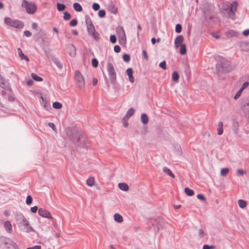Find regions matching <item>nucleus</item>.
Listing matches in <instances>:
<instances>
[{
	"label": "nucleus",
	"instance_id": "obj_43",
	"mask_svg": "<svg viewBox=\"0 0 249 249\" xmlns=\"http://www.w3.org/2000/svg\"><path fill=\"white\" fill-rule=\"evenodd\" d=\"M71 18V16L70 14H69L68 12H65L64 13L63 18H64V20H69Z\"/></svg>",
	"mask_w": 249,
	"mask_h": 249
},
{
	"label": "nucleus",
	"instance_id": "obj_37",
	"mask_svg": "<svg viewBox=\"0 0 249 249\" xmlns=\"http://www.w3.org/2000/svg\"><path fill=\"white\" fill-rule=\"evenodd\" d=\"M54 63L57 66V67L61 69L63 67L62 64L59 62V61L57 58H54L53 59Z\"/></svg>",
	"mask_w": 249,
	"mask_h": 249
},
{
	"label": "nucleus",
	"instance_id": "obj_29",
	"mask_svg": "<svg viewBox=\"0 0 249 249\" xmlns=\"http://www.w3.org/2000/svg\"><path fill=\"white\" fill-rule=\"evenodd\" d=\"M74 9L77 12H81L82 11L81 5L77 2H75L73 5Z\"/></svg>",
	"mask_w": 249,
	"mask_h": 249
},
{
	"label": "nucleus",
	"instance_id": "obj_11",
	"mask_svg": "<svg viewBox=\"0 0 249 249\" xmlns=\"http://www.w3.org/2000/svg\"><path fill=\"white\" fill-rule=\"evenodd\" d=\"M88 34L91 36L95 40L97 41L99 39V35L95 31V27L93 25L87 27Z\"/></svg>",
	"mask_w": 249,
	"mask_h": 249
},
{
	"label": "nucleus",
	"instance_id": "obj_1",
	"mask_svg": "<svg viewBox=\"0 0 249 249\" xmlns=\"http://www.w3.org/2000/svg\"><path fill=\"white\" fill-rule=\"evenodd\" d=\"M15 219L17 225L19 228L29 232L34 231L33 228L31 226L29 222L26 219L23 214L20 213H17L15 215Z\"/></svg>",
	"mask_w": 249,
	"mask_h": 249
},
{
	"label": "nucleus",
	"instance_id": "obj_18",
	"mask_svg": "<svg viewBox=\"0 0 249 249\" xmlns=\"http://www.w3.org/2000/svg\"><path fill=\"white\" fill-rule=\"evenodd\" d=\"M18 53L19 57L22 60H25L27 61H29V58L23 53L22 50L20 48L18 49Z\"/></svg>",
	"mask_w": 249,
	"mask_h": 249
},
{
	"label": "nucleus",
	"instance_id": "obj_48",
	"mask_svg": "<svg viewBox=\"0 0 249 249\" xmlns=\"http://www.w3.org/2000/svg\"><path fill=\"white\" fill-rule=\"evenodd\" d=\"M119 43L122 45H124L126 42V38H121L119 39Z\"/></svg>",
	"mask_w": 249,
	"mask_h": 249
},
{
	"label": "nucleus",
	"instance_id": "obj_51",
	"mask_svg": "<svg viewBox=\"0 0 249 249\" xmlns=\"http://www.w3.org/2000/svg\"><path fill=\"white\" fill-rule=\"evenodd\" d=\"M77 23V20L76 19H73L70 22V25L72 27L75 26Z\"/></svg>",
	"mask_w": 249,
	"mask_h": 249
},
{
	"label": "nucleus",
	"instance_id": "obj_26",
	"mask_svg": "<svg viewBox=\"0 0 249 249\" xmlns=\"http://www.w3.org/2000/svg\"><path fill=\"white\" fill-rule=\"evenodd\" d=\"M116 32L117 36L123 35L125 33V31L122 26H118L116 28Z\"/></svg>",
	"mask_w": 249,
	"mask_h": 249
},
{
	"label": "nucleus",
	"instance_id": "obj_45",
	"mask_svg": "<svg viewBox=\"0 0 249 249\" xmlns=\"http://www.w3.org/2000/svg\"><path fill=\"white\" fill-rule=\"evenodd\" d=\"M98 16L100 18H104L106 16V11L105 10L102 9L99 10L98 12Z\"/></svg>",
	"mask_w": 249,
	"mask_h": 249
},
{
	"label": "nucleus",
	"instance_id": "obj_39",
	"mask_svg": "<svg viewBox=\"0 0 249 249\" xmlns=\"http://www.w3.org/2000/svg\"><path fill=\"white\" fill-rule=\"evenodd\" d=\"M229 171V169L228 168H222L221 170L220 174L222 176H225L227 175Z\"/></svg>",
	"mask_w": 249,
	"mask_h": 249
},
{
	"label": "nucleus",
	"instance_id": "obj_56",
	"mask_svg": "<svg viewBox=\"0 0 249 249\" xmlns=\"http://www.w3.org/2000/svg\"><path fill=\"white\" fill-rule=\"evenodd\" d=\"M197 198L203 201L206 200L205 197L202 194H198L197 196Z\"/></svg>",
	"mask_w": 249,
	"mask_h": 249
},
{
	"label": "nucleus",
	"instance_id": "obj_27",
	"mask_svg": "<svg viewBox=\"0 0 249 249\" xmlns=\"http://www.w3.org/2000/svg\"><path fill=\"white\" fill-rule=\"evenodd\" d=\"M95 183L94 178L93 177H89L87 180V184L90 187H92L94 185Z\"/></svg>",
	"mask_w": 249,
	"mask_h": 249
},
{
	"label": "nucleus",
	"instance_id": "obj_10",
	"mask_svg": "<svg viewBox=\"0 0 249 249\" xmlns=\"http://www.w3.org/2000/svg\"><path fill=\"white\" fill-rule=\"evenodd\" d=\"M74 80L80 89H82L85 87L84 77L79 71H76L75 72Z\"/></svg>",
	"mask_w": 249,
	"mask_h": 249
},
{
	"label": "nucleus",
	"instance_id": "obj_36",
	"mask_svg": "<svg viewBox=\"0 0 249 249\" xmlns=\"http://www.w3.org/2000/svg\"><path fill=\"white\" fill-rule=\"evenodd\" d=\"M57 9L59 11H63L66 8V6L64 4L57 3L56 4Z\"/></svg>",
	"mask_w": 249,
	"mask_h": 249
},
{
	"label": "nucleus",
	"instance_id": "obj_25",
	"mask_svg": "<svg viewBox=\"0 0 249 249\" xmlns=\"http://www.w3.org/2000/svg\"><path fill=\"white\" fill-rule=\"evenodd\" d=\"M114 218L115 221L119 223H121L123 221V216L119 213H115L114 215Z\"/></svg>",
	"mask_w": 249,
	"mask_h": 249
},
{
	"label": "nucleus",
	"instance_id": "obj_31",
	"mask_svg": "<svg viewBox=\"0 0 249 249\" xmlns=\"http://www.w3.org/2000/svg\"><path fill=\"white\" fill-rule=\"evenodd\" d=\"M180 48L179 50V53L181 55H184L186 53V47L185 44H181L180 45Z\"/></svg>",
	"mask_w": 249,
	"mask_h": 249
},
{
	"label": "nucleus",
	"instance_id": "obj_20",
	"mask_svg": "<svg viewBox=\"0 0 249 249\" xmlns=\"http://www.w3.org/2000/svg\"><path fill=\"white\" fill-rule=\"evenodd\" d=\"M69 49L71 50L69 52L70 55L74 56L76 54V49L75 46L73 44H70Z\"/></svg>",
	"mask_w": 249,
	"mask_h": 249
},
{
	"label": "nucleus",
	"instance_id": "obj_49",
	"mask_svg": "<svg viewBox=\"0 0 249 249\" xmlns=\"http://www.w3.org/2000/svg\"><path fill=\"white\" fill-rule=\"evenodd\" d=\"M92 8L94 11H97L100 9V5L97 3H94L92 5Z\"/></svg>",
	"mask_w": 249,
	"mask_h": 249
},
{
	"label": "nucleus",
	"instance_id": "obj_50",
	"mask_svg": "<svg viewBox=\"0 0 249 249\" xmlns=\"http://www.w3.org/2000/svg\"><path fill=\"white\" fill-rule=\"evenodd\" d=\"M159 66L163 70H165L166 69V62L165 61H162L160 63Z\"/></svg>",
	"mask_w": 249,
	"mask_h": 249
},
{
	"label": "nucleus",
	"instance_id": "obj_14",
	"mask_svg": "<svg viewBox=\"0 0 249 249\" xmlns=\"http://www.w3.org/2000/svg\"><path fill=\"white\" fill-rule=\"evenodd\" d=\"M184 40V37L182 35L178 36L175 40V46L176 48H178L182 44Z\"/></svg>",
	"mask_w": 249,
	"mask_h": 249
},
{
	"label": "nucleus",
	"instance_id": "obj_2",
	"mask_svg": "<svg viewBox=\"0 0 249 249\" xmlns=\"http://www.w3.org/2000/svg\"><path fill=\"white\" fill-rule=\"evenodd\" d=\"M216 68L218 72L221 73H227L231 71L233 67L231 62L222 58L220 62L216 65Z\"/></svg>",
	"mask_w": 249,
	"mask_h": 249
},
{
	"label": "nucleus",
	"instance_id": "obj_4",
	"mask_svg": "<svg viewBox=\"0 0 249 249\" xmlns=\"http://www.w3.org/2000/svg\"><path fill=\"white\" fill-rule=\"evenodd\" d=\"M238 3L236 1H233L230 5L229 9H225L224 10V15L228 18L232 20L235 19V12L237 10Z\"/></svg>",
	"mask_w": 249,
	"mask_h": 249
},
{
	"label": "nucleus",
	"instance_id": "obj_34",
	"mask_svg": "<svg viewBox=\"0 0 249 249\" xmlns=\"http://www.w3.org/2000/svg\"><path fill=\"white\" fill-rule=\"evenodd\" d=\"M172 78L174 81L177 82L179 79V74L177 71H174L172 74Z\"/></svg>",
	"mask_w": 249,
	"mask_h": 249
},
{
	"label": "nucleus",
	"instance_id": "obj_6",
	"mask_svg": "<svg viewBox=\"0 0 249 249\" xmlns=\"http://www.w3.org/2000/svg\"><path fill=\"white\" fill-rule=\"evenodd\" d=\"M21 6L26 9V12L29 14H34L37 9L36 5L33 2H29L26 0H23Z\"/></svg>",
	"mask_w": 249,
	"mask_h": 249
},
{
	"label": "nucleus",
	"instance_id": "obj_15",
	"mask_svg": "<svg viewBox=\"0 0 249 249\" xmlns=\"http://www.w3.org/2000/svg\"><path fill=\"white\" fill-rule=\"evenodd\" d=\"M126 73L128 76L129 81L131 83H133L134 82V78L133 76V71L132 68H129L127 69L126 71Z\"/></svg>",
	"mask_w": 249,
	"mask_h": 249
},
{
	"label": "nucleus",
	"instance_id": "obj_63",
	"mask_svg": "<svg viewBox=\"0 0 249 249\" xmlns=\"http://www.w3.org/2000/svg\"><path fill=\"white\" fill-rule=\"evenodd\" d=\"M33 83H34V81L32 79H29V80H27V81L26 82V84L28 86H32L33 84Z\"/></svg>",
	"mask_w": 249,
	"mask_h": 249
},
{
	"label": "nucleus",
	"instance_id": "obj_33",
	"mask_svg": "<svg viewBox=\"0 0 249 249\" xmlns=\"http://www.w3.org/2000/svg\"><path fill=\"white\" fill-rule=\"evenodd\" d=\"M85 22H86L87 27L92 26V25H93L90 18L89 16H86Z\"/></svg>",
	"mask_w": 249,
	"mask_h": 249
},
{
	"label": "nucleus",
	"instance_id": "obj_53",
	"mask_svg": "<svg viewBox=\"0 0 249 249\" xmlns=\"http://www.w3.org/2000/svg\"><path fill=\"white\" fill-rule=\"evenodd\" d=\"M48 126L52 128L53 130L54 131H56V128L54 125V124L53 123H49Z\"/></svg>",
	"mask_w": 249,
	"mask_h": 249
},
{
	"label": "nucleus",
	"instance_id": "obj_17",
	"mask_svg": "<svg viewBox=\"0 0 249 249\" xmlns=\"http://www.w3.org/2000/svg\"><path fill=\"white\" fill-rule=\"evenodd\" d=\"M108 10L113 14H116L118 13V8L114 4H110L108 6Z\"/></svg>",
	"mask_w": 249,
	"mask_h": 249
},
{
	"label": "nucleus",
	"instance_id": "obj_55",
	"mask_svg": "<svg viewBox=\"0 0 249 249\" xmlns=\"http://www.w3.org/2000/svg\"><path fill=\"white\" fill-rule=\"evenodd\" d=\"M242 91V89H240L238 91H237V92L236 93V94L234 96V99H238L240 97Z\"/></svg>",
	"mask_w": 249,
	"mask_h": 249
},
{
	"label": "nucleus",
	"instance_id": "obj_44",
	"mask_svg": "<svg viewBox=\"0 0 249 249\" xmlns=\"http://www.w3.org/2000/svg\"><path fill=\"white\" fill-rule=\"evenodd\" d=\"M33 201L32 197L31 196L28 195L27 196L26 200V203L27 205H30Z\"/></svg>",
	"mask_w": 249,
	"mask_h": 249
},
{
	"label": "nucleus",
	"instance_id": "obj_21",
	"mask_svg": "<svg viewBox=\"0 0 249 249\" xmlns=\"http://www.w3.org/2000/svg\"><path fill=\"white\" fill-rule=\"evenodd\" d=\"M118 186L120 189L123 191H127L129 190L128 185L125 183H120L118 184Z\"/></svg>",
	"mask_w": 249,
	"mask_h": 249
},
{
	"label": "nucleus",
	"instance_id": "obj_5",
	"mask_svg": "<svg viewBox=\"0 0 249 249\" xmlns=\"http://www.w3.org/2000/svg\"><path fill=\"white\" fill-rule=\"evenodd\" d=\"M0 245L3 246L4 249H19L10 238L4 236H0Z\"/></svg>",
	"mask_w": 249,
	"mask_h": 249
},
{
	"label": "nucleus",
	"instance_id": "obj_57",
	"mask_svg": "<svg viewBox=\"0 0 249 249\" xmlns=\"http://www.w3.org/2000/svg\"><path fill=\"white\" fill-rule=\"evenodd\" d=\"M249 82H244L243 85H242L241 88L240 89H242L243 90L244 89H245L246 87H247L249 86Z\"/></svg>",
	"mask_w": 249,
	"mask_h": 249
},
{
	"label": "nucleus",
	"instance_id": "obj_24",
	"mask_svg": "<svg viewBox=\"0 0 249 249\" xmlns=\"http://www.w3.org/2000/svg\"><path fill=\"white\" fill-rule=\"evenodd\" d=\"M141 121L143 124H146L148 122V117L145 113H142L141 115Z\"/></svg>",
	"mask_w": 249,
	"mask_h": 249
},
{
	"label": "nucleus",
	"instance_id": "obj_64",
	"mask_svg": "<svg viewBox=\"0 0 249 249\" xmlns=\"http://www.w3.org/2000/svg\"><path fill=\"white\" fill-rule=\"evenodd\" d=\"M243 35L245 36H248L249 35V29L244 30L243 33Z\"/></svg>",
	"mask_w": 249,
	"mask_h": 249
},
{
	"label": "nucleus",
	"instance_id": "obj_40",
	"mask_svg": "<svg viewBox=\"0 0 249 249\" xmlns=\"http://www.w3.org/2000/svg\"><path fill=\"white\" fill-rule=\"evenodd\" d=\"M123 60L125 62H128L130 60V56L129 54H124L123 56Z\"/></svg>",
	"mask_w": 249,
	"mask_h": 249
},
{
	"label": "nucleus",
	"instance_id": "obj_22",
	"mask_svg": "<svg viewBox=\"0 0 249 249\" xmlns=\"http://www.w3.org/2000/svg\"><path fill=\"white\" fill-rule=\"evenodd\" d=\"M227 36L228 37H231L233 36H238V33L233 30H231L226 33Z\"/></svg>",
	"mask_w": 249,
	"mask_h": 249
},
{
	"label": "nucleus",
	"instance_id": "obj_52",
	"mask_svg": "<svg viewBox=\"0 0 249 249\" xmlns=\"http://www.w3.org/2000/svg\"><path fill=\"white\" fill-rule=\"evenodd\" d=\"M142 55H143V58L146 60H148V59H149V57H148V55L147 53V52L145 50H143L142 51Z\"/></svg>",
	"mask_w": 249,
	"mask_h": 249
},
{
	"label": "nucleus",
	"instance_id": "obj_42",
	"mask_svg": "<svg viewBox=\"0 0 249 249\" xmlns=\"http://www.w3.org/2000/svg\"><path fill=\"white\" fill-rule=\"evenodd\" d=\"M181 30H182L181 25L179 24V23L177 24L176 25V27H175V31H176V32L177 33H179L181 32Z\"/></svg>",
	"mask_w": 249,
	"mask_h": 249
},
{
	"label": "nucleus",
	"instance_id": "obj_8",
	"mask_svg": "<svg viewBox=\"0 0 249 249\" xmlns=\"http://www.w3.org/2000/svg\"><path fill=\"white\" fill-rule=\"evenodd\" d=\"M75 144L81 147L85 148L89 146V140L85 134H81L79 136Z\"/></svg>",
	"mask_w": 249,
	"mask_h": 249
},
{
	"label": "nucleus",
	"instance_id": "obj_19",
	"mask_svg": "<svg viewBox=\"0 0 249 249\" xmlns=\"http://www.w3.org/2000/svg\"><path fill=\"white\" fill-rule=\"evenodd\" d=\"M242 109L245 114H249V100L242 105Z\"/></svg>",
	"mask_w": 249,
	"mask_h": 249
},
{
	"label": "nucleus",
	"instance_id": "obj_38",
	"mask_svg": "<svg viewBox=\"0 0 249 249\" xmlns=\"http://www.w3.org/2000/svg\"><path fill=\"white\" fill-rule=\"evenodd\" d=\"M53 107L55 109H60L62 107V104L58 102H55L53 104Z\"/></svg>",
	"mask_w": 249,
	"mask_h": 249
},
{
	"label": "nucleus",
	"instance_id": "obj_12",
	"mask_svg": "<svg viewBox=\"0 0 249 249\" xmlns=\"http://www.w3.org/2000/svg\"><path fill=\"white\" fill-rule=\"evenodd\" d=\"M38 213L39 215L43 217L47 218L50 219H53L50 213L44 208H39L38 210Z\"/></svg>",
	"mask_w": 249,
	"mask_h": 249
},
{
	"label": "nucleus",
	"instance_id": "obj_59",
	"mask_svg": "<svg viewBox=\"0 0 249 249\" xmlns=\"http://www.w3.org/2000/svg\"><path fill=\"white\" fill-rule=\"evenodd\" d=\"M38 210V208L36 206H35L34 207H32L31 208V211L33 213H35L37 212Z\"/></svg>",
	"mask_w": 249,
	"mask_h": 249
},
{
	"label": "nucleus",
	"instance_id": "obj_32",
	"mask_svg": "<svg viewBox=\"0 0 249 249\" xmlns=\"http://www.w3.org/2000/svg\"><path fill=\"white\" fill-rule=\"evenodd\" d=\"M163 172L167 173L169 176L174 178H175L174 175L172 173V171L167 167H164L163 168Z\"/></svg>",
	"mask_w": 249,
	"mask_h": 249
},
{
	"label": "nucleus",
	"instance_id": "obj_13",
	"mask_svg": "<svg viewBox=\"0 0 249 249\" xmlns=\"http://www.w3.org/2000/svg\"><path fill=\"white\" fill-rule=\"evenodd\" d=\"M134 112L135 109L133 108H129L126 112L125 115L123 118L122 122H125L128 120V119L134 114Z\"/></svg>",
	"mask_w": 249,
	"mask_h": 249
},
{
	"label": "nucleus",
	"instance_id": "obj_54",
	"mask_svg": "<svg viewBox=\"0 0 249 249\" xmlns=\"http://www.w3.org/2000/svg\"><path fill=\"white\" fill-rule=\"evenodd\" d=\"M114 51L115 53H118L121 51V48L119 45H115L114 47Z\"/></svg>",
	"mask_w": 249,
	"mask_h": 249
},
{
	"label": "nucleus",
	"instance_id": "obj_7",
	"mask_svg": "<svg viewBox=\"0 0 249 249\" xmlns=\"http://www.w3.org/2000/svg\"><path fill=\"white\" fill-rule=\"evenodd\" d=\"M4 21L7 25L18 29L23 28L24 25L22 21L19 20H13L10 18H5Z\"/></svg>",
	"mask_w": 249,
	"mask_h": 249
},
{
	"label": "nucleus",
	"instance_id": "obj_62",
	"mask_svg": "<svg viewBox=\"0 0 249 249\" xmlns=\"http://www.w3.org/2000/svg\"><path fill=\"white\" fill-rule=\"evenodd\" d=\"M204 231L203 229H199L198 231V234L200 237H202L204 235Z\"/></svg>",
	"mask_w": 249,
	"mask_h": 249
},
{
	"label": "nucleus",
	"instance_id": "obj_3",
	"mask_svg": "<svg viewBox=\"0 0 249 249\" xmlns=\"http://www.w3.org/2000/svg\"><path fill=\"white\" fill-rule=\"evenodd\" d=\"M147 225L149 229L157 233L162 227V219L160 217L152 218L148 222Z\"/></svg>",
	"mask_w": 249,
	"mask_h": 249
},
{
	"label": "nucleus",
	"instance_id": "obj_61",
	"mask_svg": "<svg viewBox=\"0 0 249 249\" xmlns=\"http://www.w3.org/2000/svg\"><path fill=\"white\" fill-rule=\"evenodd\" d=\"M41 247L39 245H36L32 247H28L26 249H41Z\"/></svg>",
	"mask_w": 249,
	"mask_h": 249
},
{
	"label": "nucleus",
	"instance_id": "obj_35",
	"mask_svg": "<svg viewBox=\"0 0 249 249\" xmlns=\"http://www.w3.org/2000/svg\"><path fill=\"white\" fill-rule=\"evenodd\" d=\"M31 77L34 80L36 81L40 82L43 81V78L42 77L37 76L34 73H32L31 74Z\"/></svg>",
	"mask_w": 249,
	"mask_h": 249
},
{
	"label": "nucleus",
	"instance_id": "obj_46",
	"mask_svg": "<svg viewBox=\"0 0 249 249\" xmlns=\"http://www.w3.org/2000/svg\"><path fill=\"white\" fill-rule=\"evenodd\" d=\"M38 39H41V41L39 43L40 46L42 47V48L43 49H45V47H44L45 39L44 38V37H43L42 36H39L38 37Z\"/></svg>",
	"mask_w": 249,
	"mask_h": 249
},
{
	"label": "nucleus",
	"instance_id": "obj_47",
	"mask_svg": "<svg viewBox=\"0 0 249 249\" xmlns=\"http://www.w3.org/2000/svg\"><path fill=\"white\" fill-rule=\"evenodd\" d=\"M116 40H117V39H116V37L115 35H111L110 36V41L112 43H115L116 42Z\"/></svg>",
	"mask_w": 249,
	"mask_h": 249
},
{
	"label": "nucleus",
	"instance_id": "obj_60",
	"mask_svg": "<svg viewBox=\"0 0 249 249\" xmlns=\"http://www.w3.org/2000/svg\"><path fill=\"white\" fill-rule=\"evenodd\" d=\"M23 34L25 36H26L27 37H30L32 35L31 33L29 31H28V30L25 31L24 32Z\"/></svg>",
	"mask_w": 249,
	"mask_h": 249
},
{
	"label": "nucleus",
	"instance_id": "obj_41",
	"mask_svg": "<svg viewBox=\"0 0 249 249\" xmlns=\"http://www.w3.org/2000/svg\"><path fill=\"white\" fill-rule=\"evenodd\" d=\"M91 64L94 68H97L98 65V61L96 58H92L91 60Z\"/></svg>",
	"mask_w": 249,
	"mask_h": 249
},
{
	"label": "nucleus",
	"instance_id": "obj_58",
	"mask_svg": "<svg viewBox=\"0 0 249 249\" xmlns=\"http://www.w3.org/2000/svg\"><path fill=\"white\" fill-rule=\"evenodd\" d=\"M5 85V81L4 79L0 76V86L3 87Z\"/></svg>",
	"mask_w": 249,
	"mask_h": 249
},
{
	"label": "nucleus",
	"instance_id": "obj_9",
	"mask_svg": "<svg viewBox=\"0 0 249 249\" xmlns=\"http://www.w3.org/2000/svg\"><path fill=\"white\" fill-rule=\"evenodd\" d=\"M107 69L110 82L114 84L116 80V73L113 64L110 62H108Z\"/></svg>",
	"mask_w": 249,
	"mask_h": 249
},
{
	"label": "nucleus",
	"instance_id": "obj_16",
	"mask_svg": "<svg viewBox=\"0 0 249 249\" xmlns=\"http://www.w3.org/2000/svg\"><path fill=\"white\" fill-rule=\"evenodd\" d=\"M4 227L5 230L9 233H11L12 231V227L10 221H6L4 223Z\"/></svg>",
	"mask_w": 249,
	"mask_h": 249
},
{
	"label": "nucleus",
	"instance_id": "obj_30",
	"mask_svg": "<svg viewBox=\"0 0 249 249\" xmlns=\"http://www.w3.org/2000/svg\"><path fill=\"white\" fill-rule=\"evenodd\" d=\"M184 192L185 194L189 196H193L194 195V191L188 187L185 188Z\"/></svg>",
	"mask_w": 249,
	"mask_h": 249
},
{
	"label": "nucleus",
	"instance_id": "obj_28",
	"mask_svg": "<svg viewBox=\"0 0 249 249\" xmlns=\"http://www.w3.org/2000/svg\"><path fill=\"white\" fill-rule=\"evenodd\" d=\"M223 132V123L221 122H220L218 124L217 134L219 135H221V134H222Z\"/></svg>",
	"mask_w": 249,
	"mask_h": 249
},
{
	"label": "nucleus",
	"instance_id": "obj_23",
	"mask_svg": "<svg viewBox=\"0 0 249 249\" xmlns=\"http://www.w3.org/2000/svg\"><path fill=\"white\" fill-rule=\"evenodd\" d=\"M238 204L241 209L246 208L247 205L246 201L243 199H239L238 200Z\"/></svg>",
	"mask_w": 249,
	"mask_h": 249
}]
</instances>
